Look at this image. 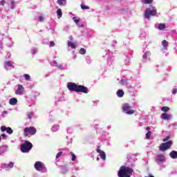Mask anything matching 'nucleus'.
<instances>
[{
	"label": "nucleus",
	"mask_w": 177,
	"mask_h": 177,
	"mask_svg": "<svg viewBox=\"0 0 177 177\" xmlns=\"http://www.w3.org/2000/svg\"><path fill=\"white\" fill-rule=\"evenodd\" d=\"M67 88L68 91H71V92H81L82 93H88V92H89L88 87L82 85H78L74 82H68Z\"/></svg>",
	"instance_id": "obj_1"
},
{
	"label": "nucleus",
	"mask_w": 177,
	"mask_h": 177,
	"mask_svg": "<svg viewBox=\"0 0 177 177\" xmlns=\"http://www.w3.org/2000/svg\"><path fill=\"white\" fill-rule=\"evenodd\" d=\"M133 172V169L127 166L120 167L118 173V177H131Z\"/></svg>",
	"instance_id": "obj_2"
},
{
	"label": "nucleus",
	"mask_w": 177,
	"mask_h": 177,
	"mask_svg": "<svg viewBox=\"0 0 177 177\" xmlns=\"http://www.w3.org/2000/svg\"><path fill=\"white\" fill-rule=\"evenodd\" d=\"M31 149H32V143L30 141L25 140L24 143L21 145V153H28Z\"/></svg>",
	"instance_id": "obj_3"
},
{
	"label": "nucleus",
	"mask_w": 177,
	"mask_h": 177,
	"mask_svg": "<svg viewBox=\"0 0 177 177\" xmlns=\"http://www.w3.org/2000/svg\"><path fill=\"white\" fill-rule=\"evenodd\" d=\"M173 143L174 142L171 140L166 142L161 143L159 146V150H160V151H167L168 149L171 148V146H172Z\"/></svg>",
	"instance_id": "obj_4"
},
{
	"label": "nucleus",
	"mask_w": 177,
	"mask_h": 177,
	"mask_svg": "<svg viewBox=\"0 0 177 177\" xmlns=\"http://www.w3.org/2000/svg\"><path fill=\"white\" fill-rule=\"evenodd\" d=\"M24 136H28V135H35L37 133V129L34 127H26L24 129Z\"/></svg>",
	"instance_id": "obj_5"
},
{
	"label": "nucleus",
	"mask_w": 177,
	"mask_h": 177,
	"mask_svg": "<svg viewBox=\"0 0 177 177\" xmlns=\"http://www.w3.org/2000/svg\"><path fill=\"white\" fill-rule=\"evenodd\" d=\"M150 16H157V10L147 8L145 12V19H150Z\"/></svg>",
	"instance_id": "obj_6"
},
{
	"label": "nucleus",
	"mask_w": 177,
	"mask_h": 177,
	"mask_svg": "<svg viewBox=\"0 0 177 177\" xmlns=\"http://www.w3.org/2000/svg\"><path fill=\"white\" fill-rule=\"evenodd\" d=\"M123 111L126 113V114H128L129 115H132V114H135V111L130 110L131 106H129V104H124L123 105Z\"/></svg>",
	"instance_id": "obj_7"
},
{
	"label": "nucleus",
	"mask_w": 177,
	"mask_h": 177,
	"mask_svg": "<svg viewBox=\"0 0 177 177\" xmlns=\"http://www.w3.org/2000/svg\"><path fill=\"white\" fill-rule=\"evenodd\" d=\"M34 167L36 171H39V172H41L43 169H45V166L44 165V163H42V162L41 161H37L35 163Z\"/></svg>",
	"instance_id": "obj_8"
},
{
	"label": "nucleus",
	"mask_w": 177,
	"mask_h": 177,
	"mask_svg": "<svg viewBox=\"0 0 177 177\" xmlns=\"http://www.w3.org/2000/svg\"><path fill=\"white\" fill-rule=\"evenodd\" d=\"M24 93V87L21 84L18 85V88L15 91V95H23Z\"/></svg>",
	"instance_id": "obj_9"
},
{
	"label": "nucleus",
	"mask_w": 177,
	"mask_h": 177,
	"mask_svg": "<svg viewBox=\"0 0 177 177\" xmlns=\"http://www.w3.org/2000/svg\"><path fill=\"white\" fill-rule=\"evenodd\" d=\"M97 153H99L100 157H101L102 160H106V153L104 151H102V149H97Z\"/></svg>",
	"instance_id": "obj_10"
},
{
	"label": "nucleus",
	"mask_w": 177,
	"mask_h": 177,
	"mask_svg": "<svg viewBox=\"0 0 177 177\" xmlns=\"http://www.w3.org/2000/svg\"><path fill=\"white\" fill-rule=\"evenodd\" d=\"M171 118H172V115H169L167 113H162L161 114V119L162 120H171Z\"/></svg>",
	"instance_id": "obj_11"
},
{
	"label": "nucleus",
	"mask_w": 177,
	"mask_h": 177,
	"mask_svg": "<svg viewBox=\"0 0 177 177\" xmlns=\"http://www.w3.org/2000/svg\"><path fill=\"white\" fill-rule=\"evenodd\" d=\"M165 160V156L162 154H159L157 156L156 162H162Z\"/></svg>",
	"instance_id": "obj_12"
},
{
	"label": "nucleus",
	"mask_w": 177,
	"mask_h": 177,
	"mask_svg": "<svg viewBox=\"0 0 177 177\" xmlns=\"http://www.w3.org/2000/svg\"><path fill=\"white\" fill-rule=\"evenodd\" d=\"M169 156L171 157V158H172L173 160H176L177 158V151H171L169 153Z\"/></svg>",
	"instance_id": "obj_13"
},
{
	"label": "nucleus",
	"mask_w": 177,
	"mask_h": 177,
	"mask_svg": "<svg viewBox=\"0 0 177 177\" xmlns=\"http://www.w3.org/2000/svg\"><path fill=\"white\" fill-rule=\"evenodd\" d=\"M9 104H11V106H15V104H17V99L15 97L10 98Z\"/></svg>",
	"instance_id": "obj_14"
},
{
	"label": "nucleus",
	"mask_w": 177,
	"mask_h": 177,
	"mask_svg": "<svg viewBox=\"0 0 177 177\" xmlns=\"http://www.w3.org/2000/svg\"><path fill=\"white\" fill-rule=\"evenodd\" d=\"M2 167L3 168H13V162H10L9 164H4Z\"/></svg>",
	"instance_id": "obj_15"
},
{
	"label": "nucleus",
	"mask_w": 177,
	"mask_h": 177,
	"mask_svg": "<svg viewBox=\"0 0 177 177\" xmlns=\"http://www.w3.org/2000/svg\"><path fill=\"white\" fill-rule=\"evenodd\" d=\"M57 15L58 19H60L63 16V12H62V9L59 8L57 10Z\"/></svg>",
	"instance_id": "obj_16"
},
{
	"label": "nucleus",
	"mask_w": 177,
	"mask_h": 177,
	"mask_svg": "<svg viewBox=\"0 0 177 177\" xmlns=\"http://www.w3.org/2000/svg\"><path fill=\"white\" fill-rule=\"evenodd\" d=\"M60 127L58 124H55L51 128L53 132H57V130L59 129Z\"/></svg>",
	"instance_id": "obj_17"
},
{
	"label": "nucleus",
	"mask_w": 177,
	"mask_h": 177,
	"mask_svg": "<svg viewBox=\"0 0 177 177\" xmlns=\"http://www.w3.org/2000/svg\"><path fill=\"white\" fill-rule=\"evenodd\" d=\"M124 91L122 90H118L117 91V95L118 96V97H122V96H124Z\"/></svg>",
	"instance_id": "obj_18"
},
{
	"label": "nucleus",
	"mask_w": 177,
	"mask_h": 177,
	"mask_svg": "<svg viewBox=\"0 0 177 177\" xmlns=\"http://www.w3.org/2000/svg\"><path fill=\"white\" fill-rule=\"evenodd\" d=\"M166 26L165 24H160L158 26V30H160V31L162 30H165Z\"/></svg>",
	"instance_id": "obj_19"
},
{
	"label": "nucleus",
	"mask_w": 177,
	"mask_h": 177,
	"mask_svg": "<svg viewBox=\"0 0 177 177\" xmlns=\"http://www.w3.org/2000/svg\"><path fill=\"white\" fill-rule=\"evenodd\" d=\"M142 2L145 5H150V3H153V0H142Z\"/></svg>",
	"instance_id": "obj_20"
},
{
	"label": "nucleus",
	"mask_w": 177,
	"mask_h": 177,
	"mask_svg": "<svg viewBox=\"0 0 177 177\" xmlns=\"http://www.w3.org/2000/svg\"><path fill=\"white\" fill-rule=\"evenodd\" d=\"M69 154L71 155V157H72V161H75V160H77V156H75V154L74 153H73V151H71L69 153Z\"/></svg>",
	"instance_id": "obj_21"
},
{
	"label": "nucleus",
	"mask_w": 177,
	"mask_h": 177,
	"mask_svg": "<svg viewBox=\"0 0 177 177\" xmlns=\"http://www.w3.org/2000/svg\"><path fill=\"white\" fill-rule=\"evenodd\" d=\"M80 6H81V9H82V10L91 9V8L89 6H85L84 4H81Z\"/></svg>",
	"instance_id": "obj_22"
},
{
	"label": "nucleus",
	"mask_w": 177,
	"mask_h": 177,
	"mask_svg": "<svg viewBox=\"0 0 177 177\" xmlns=\"http://www.w3.org/2000/svg\"><path fill=\"white\" fill-rule=\"evenodd\" d=\"M68 46H70L72 49H75L76 48L75 44H74L73 42H68Z\"/></svg>",
	"instance_id": "obj_23"
},
{
	"label": "nucleus",
	"mask_w": 177,
	"mask_h": 177,
	"mask_svg": "<svg viewBox=\"0 0 177 177\" xmlns=\"http://www.w3.org/2000/svg\"><path fill=\"white\" fill-rule=\"evenodd\" d=\"M24 77L26 81H30L31 80V77L28 74H24Z\"/></svg>",
	"instance_id": "obj_24"
},
{
	"label": "nucleus",
	"mask_w": 177,
	"mask_h": 177,
	"mask_svg": "<svg viewBox=\"0 0 177 177\" xmlns=\"http://www.w3.org/2000/svg\"><path fill=\"white\" fill-rule=\"evenodd\" d=\"M162 111H164V113H167V111H169V107L168 106H163L161 109Z\"/></svg>",
	"instance_id": "obj_25"
},
{
	"label": "nucleus",
	"mask_w": 177,
	"mask_h": 177,
	"mask_svg": "<svg viewBox=\"0 0 177 177\" xmlns=\"http://www.w3.org/2000/svg\"><path fill=\"white\" fill-rule=\"evenodd\" d=\"M6 132L7 133H9V135H12V133H13V130L10 127H7Z\"/></svg>",
	"instance_id": "obj_26"
},
{
	"label": "nucleus",
	"mask_w": 177,
	"mask_h": 177,
	"mask_svg": "<svg viewBox=\"0 0 177 177\" xmlns=\"http://www.w3.org/2000/svg\"><path fill=\"white\" fill-rule=\"evenodd\" d=\"M162 46H164V48H167V46H168L169 44L167 41V40H163L162 41Z\"/></svg>",
	"instance_id": "obj_27"
},
{
	"label": "nucleus",
	"mask_w": 177,
	"mask_h": 177,
	"mask_svg": "<svg viewBox=\"0 0 177 177\" xmlns=\"http://www.w3.org/2000/svg\"><path fill=\"white\" fill-rule=\"evenodd\" d=\"M5 66H8V67H12L13 64H12V62L9 61H6L4 62Z\"/></svg>",
	"instance_id": "obj_28"
},
{
	"label": "nucleus",
	"mask_w": 177,
	"mask_h": 177,
	"mask_svg": "<svg viewBox=\"0 0 177 177\" xmlns=\"http://www.w3.org/2000/svg\"><path fill=\"white\" fill-rule=\"evenodd\" d=\"M80 55H85V53H86V50H85V48H80Z\"/></svg>",
	"instance_id": "obj_29"
},
{
	"label": "nucleus",
	"mask_w": 177,
	"mask_h": 177,
	"mask_svg": "<svg viewBox=\"0 0 177 177\" xmlns=\"http://www.w3.org/2000/svg\"><path fill=\"white\" fill-rule=\"evenodd\" d=\"M146 138L147 139H150V138H151V131H148L147 133H146Z\"/></svg>",
	"instance_id": "obj_30"
},
{
	"label": "nucleus",
	"mask_w": 177,
	"mask_h": 177,
	"mask_svg": "<svg viewBox=\"0 0 177 177\" xmlns=\"http://www.w3.org/2000/svg\"><path fill=\"white\" fill-rule=\"evenodd\" d=\"M73 21H75V23L76 24H78V23H80V19H78V17H73Z\"/></svg>",
	"instance_id": "obj_31"
},
{
	"label": "nucleus",
	"mask_w": 177,
	"mask_h": 177,
	"mask_svg": "<svg viewBox=\"0 0 177 177\" xmlns=\"http://www.w3.org/2000/svg\"><path fill=\"white\" fill-rule=\"evenodd\" d=\"M7 129H8V127H5V126H1V132H5V131H7Z\"/></svg>",
	"instance_id": "obj_32"
},
{
	"label": "nucleus",
	"mask_w": 177,
	"mask_h": 177,
	"mask_svg": "<svg viewBox=\"0 0 177 177\" xmlns=\"http://www.w3.org/2000/svg\"><path fill=\"white\" fill-rule=\"evenodd\" d=\"M171 139V136H167L165 138L163 139V142H167V140Z\"/></svg>",
	"instance_id": "obj_33"
},
{
	"label": "nucleus",
	"mask_w": 177,
	"mask_h": 177,
	"mask_svg": "<svg viewBox=\"0 0 177 177\" xmlns=\"http://www.w3.org/2000/svg\"><path fill=\"white\" fill-rule=\"evenodd\" d=\"M66 0H57V3L59 4L60 6L63 5V2H64Z\"/></svg>",
	"instance_id": "obj_34"
},
{
	"label": "nucleus",
	"mask_w": 177,
	"mask_h": 177,
	"mask_svg": "<svg viewBox=\"0 0 177 177\" xmlns=\"http://www.w3.org/2000/svg\"><path fill=\"white\" fill-rule=\"evenodd\" d=\"M62 154H63L62 151H59V153H57L56 156V158H59V157H62Z\"/></svg>",
	"instance_id": "obj_35"
},
{
	"label": "nucleus",
	"mask_w": 177,
	"mask_h": 177,
	"mask_svg": "<svg viewBox=\"0 0 177 177\" xmlns=\"http://www.w3.org/2000/svg\"><path fill=\"white\" fill-rule=\"evenodd\" d=\"M6 0H1L0 1V5H1L2 6H3V5H5V3H6Z\"/></svg>",
	"instance_id": "obj_36"
},
{
	"label": "nucleus",
	"mask_w": 177,
	"mask_h": 177,
	"mask_svg": "<svg viewBox=\"0 0 177 177\" xmlns=\"http://www.w3.org/2000/svg\"><path fill=\"white\" fill-rule=\"evenodd\" d=\"M171 92L173 95H176V93H177V88H173Z\"/></svg>",
	"instance_id": "obj_37"
},
{
	"label": "nucleus",
	"mask_w": 177,
	"mask_h": 177,
	"mask_svg": "<svg viewBox=\"0 0 177 177\" xmlns=\"http://www.w3.org/2000/svg\"><path fill=\"white\" fill-rule=\"evenodd\" d=\"M50 46H51V47L55 46V41H50Z\"/></svg>",
	"instance_id": "obj_38"
},
{
	"label": "nucleus",
	"mask_w": 177,
	"mask_h": 177,
	"mask_svg": "<svg viewBox=\"0 0 177 177\" xmlns=\"http://www.w3.org/2000/svg\"><path fill=\"white\" fill-rule=\"evenodd\" d=\"M39 21H44V17L39 16Z\"/></svg>",
	"instance_id": "obj_39"
},
{
	"label": "nucleus",
	"mask_w": 177,
	"mask_h": 177,
	"mask_svg": "<svg viewBox=\"0 0 177 177\" xmlns=\"http://www.w3.org/2000/svg\"><path fill=\"white\" fill-rule=\"evenodd\" d=\"M1 136L3 138V139H6V138H8V136H6L5 133H2Z\"/></svg>",
	"instance_id": "obj_40"
},
{
	"label": "nucleus",
	"mask_w": 177,
	"mask_h": 177,
	"mask_svg": "<svg viewBox=\"0 0 177 177\" xmlns=\"http://www.w3.org/2000/svg\"><path fill=\"white\" fill-rule=\"evenodd\" d=\"M28 118H30V119L32 118V113H28Z\"/></svg>",
	"instance_id": "obj_41"
},
{
	"label": "nucleus",
	"mask_w": 177,
	"mask_h": 177,
	"mask_svg": "<svg viewBox=\"0 0 177 177\" xmlns=\"http://www.w3.org/2000/svg\"><path fill=\"white\" fill-rule=\"evenodd\" d=\"M14 5H15V1H11V8H12V9H13V8H15V7H14Z\"/></svg>",
	"instance_id": "obj_42"
},
{
	"label": "nucleus",
	"mask_w": 177,
	"mask_h": 177,
	"mask_svg": "<svg viewBox=\"0 0 177 177\" xmlns=\"http://www.w3.org/2000/svg\"><path fill=\"white\" fill-rule=\"evenodd\" d=\"M142 57L143 59H147V53H145Z\"/></svg>",
	"instance_id": "obj_43"
},
{
	"label": "nucleus",
	"mask_w": 177,
	"mask_h": 177,
	"mask_svg": "<svg viewBox=\"0 0 177 177\" xmlns=\"http://www.w3.org/2000/svg\"><path fill=\"white\" fill-rule=\"evenodd\" d=\"M146 131H147V132H150V127H147L146 128Z\"/></svg>",
	"instance_id": "obj_44"
},
{
	"label": "nucleus",
	"mask_w": 177,
	"mask_h": 177,
	"mask_svg": "<svg viewBox=\"0 0 177 177\" xmlns=\"http://www.w3.org/2000/svg\"><path fill=\"white\" fill-rule=\"evenodd\" d=\"M32 55H35V53H37V50H32Z\"/></svg>",
	"instance_id": "obj_45"
},
{
	"label": "nucleus",
	"mask_w": 177,
	"mask_h": 177,
	"mask_svg": "<svg viewBox=\"0 0 177 177\" xmlns=\"http://www.w3.org/2000/svg\"><path fill=\"white\" fill-rule=\"evenodd\" d=\"M2 140V137L0 136V142Z\"/></svg>",
	"instance_id": "obj_46"
},
{
	"label": "nucleus",
	"mask_w": 177,
	"mask_h": 177,
	"mask_svg": "<svg viewBox=\"0 0 177 177\" xmlns=\"http://www.w3.org/2000/svg\"><path fill=\"white\" fill-rule=\"evenodd\" d=\"M4 113H5V114H7V113H8V112H7L6 111H4Z\"/></svg>",
	"instance_id": "obj_47"
},
{
	"label": "nucleus",
	"mask_w": 177,
	"mask_h": 177,
	"mask_svg": "<svg viewBox=\"0 0 177 177\" xmlns=\"http://www.w3.org/2000/svg\"><path fill=\"white\" fill-rule=\"evenodd\" d=\"M70 39H73V37H71Z\"/></svg>",
	"instance_id": "obj_48"
},
{
	"label": "nucleus",
	"mask_w": 177,
	"mask_h": 177,
	"mask_svg": "<svg viewBox=\"0 0 177 177\" xmlns=\"http://www.w3.org/2000/svg\"><path fill=\"white\" fill-rule=\"evenodd\" d=\"M0 107H2V105L0 104Z\"/></svg>",
	"instance_id": "obj_49"
}]
</instances>
